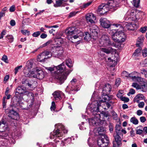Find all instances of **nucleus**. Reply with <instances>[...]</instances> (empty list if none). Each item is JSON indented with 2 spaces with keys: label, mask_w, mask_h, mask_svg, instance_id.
<instances>
[{
  "label": "nucleus",
  "mask_w": 147,
  "mask_h": 147,
  "mask_svg": "<svg viewBox=\"0 0 147 147\" xmlns=\"http://www.w3.org/2000/svg\"><path fill=\"white\" fill-rule=\"evenodd\" d=\"M6 97H3L2 99V105L3 108H6V103L7 100H6Z\"/></svg>",
  "instance_id": "obj_43"
},
{
  "label": "nucleus",
  "mask_w": 147,
  "mask_h": 147,
  "mask_svg": "<svg viewBox=\"0 0 147 147\" xmlns=\"http://www.w3.org/2000/svg\"><path fill=\"white\" fill-rule=\"evenodd\" d=\"M66 63L69 67H71L72 66V62L70 59H68L66 61Z\"/></svg>",
  "instance_id": "obj_44"
},
{
  "label": "nucleus",
  "mask_w": 147,
  "mask_h": 147,
  "mask_svg": "<svg viewBox=\"0 0 147 147\" xmlns=\"http://www.w3.org/2000/svg\"><path fill=\"white\" fill-rule=\"evenodd\" d=\"M122 129L121 126L120 125H116L115 127V132L116 133L119 134L120 132V130Z\"/></svg>",
  "instance_id": "obj_37"
},
{
  "label": "nucleus",
  "mask_w": 147,
  "mask_h": 147,
  "mask_svg": "<svg viewBox=\"0 0 147 147\" xmlns=\"http://www.w3.org/2000/svg\"><path fill=\"white\" fill-rule=\"evenodd\" d=\"M119 3V0H109L106 4L108 5L109 11L113 12L118 8Z\"/></svg>",
  "instance_id": "obj_7"
},
{
  "label": "nucleus",
  "mask_w": 147,
  "mask_h": 147,
  "mask_svg": "<svg viewBox=\"0 0 147 147\" xmlns=\"http://www.w3.org/2000/svg\"><path fill=\"white\" fill-rule=\"evenodd\" d=\"M55 127L56 128L57 127V129L56 130H54L53 132L51 133L50 138L51 139L55 138L54 141L56 143H57L56 145V147H58L59 145L63 146L65 145L63 144V141L61 140V138L60 137L62 136L64 134L67 133V131L65 129L64 126L61 124H56Z\"/></svg>",
  "instance_id": "obj_2"
},
{
  "label": "nucleus",
  "mask_w": 147,
  "mask_h": 147,
  "mask_svg": "<svg viewBox=\"0 0 147 147\" xmlns=\"http://www.w3.org/2000/svg\"><path fill=\"white\" fill-rule=\"evenodd\" d=\"M147 30V26H144L142 27L140 29V31L142 33H145Z\"/></svg>",
  "instance_id": "obj_48"
},
{
  "label": "nucleus",
  "mask_w": 147,
  "mask_h": 147,
  "mask_svg": "<svg viewBox=\"0 0 147 147\" xmlns=\"http://www.w3.org/2000/svg\"><path fill=\"white\" fill-rule=\"evenodd\" d=\"M7 40L10 42H11L13 40V37L11 35H8L6 36Z\"/></svg>",
  "instance_id": "obj_38"
},
{
  "label": "nucleus",
  "mask_w": 147,
  "mask_h": 147,
  "mask_svg": "<svg viewBox=\"0 0 147 147\" xmlns=\"http://www.w3.org/2000/svg\"><path fill=\"white\" fill-rule=\"evenodd\" d=\"M38 69H34V71H32L30 74V75L31 77H32L34 78H36V77H35L34 76L35 75V76H37V73H38Z\"/></svg>",
  "instance_id": "obj_34"
},
{
  "label": "nucleus",
  "mask_w": 147,
  "mask_h": 147,
  "mask_svg": "<svg viewBox=\"0 0 147 147\" xmlns=\"http://www.w3.org/2000/svg\"><path fill=\"white\" fill-rule=\"evenodd\" d=\"M37 76H34L35 77L39 79H42L44 77V75L43 71L41 70H38Z\"/></svg>",
  "instance_id": "obj_32"
},
{
  "label": "nucleus",
  "mask_w": 147,
  "mask_h": 147,
  "mask_svg": "<svg viewBox=\"0 0 147 147\" xmlns=\"http://www.w3.org/2000/svg\"><path fill=\"white\" fill-rule=\"evenodd\" d=\"M92 3V1H89L86 3H84L83 6L82 8H85L90 5Z\"/></svg>",
  "instance_id": "obj_58"
},
{
  "label": "nucleus",
  "mask_w": 147,
  "mask_h": 147,
  "mask_svg": "<svg viewBox=\"0 0 147 147\" xmlns=\"http://www.w3.org/2000/svg\"><path fill=\"white\" fill-rule=\"evenodd\" d=\"M22 67V65H20L16 67L15 69V74H16L18 72V70Z\"/></svg>",
  "instance_id": "obj_61"
},
{
  "label": "nucleus",
  "mask_w": 147,
  "mask_h": 147,
  "mask_svg": "<svg viewBox=\"0 0 147 147\" xmlns=\"http://www.w3.org/2000/svg\"><path fill=\"white\" fill-rule=\"evenodd\" d=\"M109 129L111 133H112L113 129V126L111 123H109Z\"/></svg>",
  "instance_id": "obj_54"
},
{
  "label": "nucleus",
  "mask_w": 147,
  "mask_h": 147,
  "mask_svg": "<svg viewBox=\"0 0 147 147\" xmlns=\"http://www.w3.org/2000/svg\"><path fill=\"white\" fill-rule=\"evenodd\" d=\"M111 86L109 84H105L102 90L103 94L104 96H107V95L109 94L111 91Z\"/></svg>",
  "instance_id": "obj_18"
},
{
  "label": "nucleus",
  "mask_w": 147,
  "mask_h": 147,
  "mask_svg": "<svg viewBox=\"0 0 147 147\" xmlns=\"http://www.w3.org/2000/svg\"><path fill=\"white\" fill-rule=\"evenodd\" d=\"M142 55L144 57L147 56V48H145L142 51Z\"/></svg>",
  "instance_id": "obj_46"
},
{
  "label": "nucleus",
  "mask_w": 147,
  "mask_h": 147,
  "mask_svg": "<svg viewBox=\"0 0 147 147\" xmlns=\"http://www.w3.org/2000/svg\"><path fill=\"white\" fill-rule=\"evenodd\" d=\"M55 41H56L57 40L59 39L60 40L58 41H59L60 43H62L63 42V41L62 38L60 37L56 36L55 38Z\"/></svg>",
  "instance_id": "obj_53"
},
{
  "label": "nucleus",
  "mask_w": 147,
  "mask_h": 147,
  "mask_svg": "<svg viewBox=\"0 0 147 147\" xmlns=\"http://www.w3.org/2000/svg\"><path fill=\"white\" fill-rule=\"evenodd\" d=\"M55 68L57 70V73H59L61 72H67L68 70H71L66 69L64 63H63L58 66L55 67Z\"/></svg>",
  "instance_id": "obj_19"
},
{
  "label": "nucleus",
  "mask_w": 147,
  "mask_h": 147,
  "mask_svg": "<svg viewBox=\"0 0 147 147\" xmlns=\"http://www.w3.org/2000/svg\"><path fill=\"white\" fill-rule=\"evenodd\" d=\"M77 80L75 78L73 79L70 82L68 86L67 87L70 89L69 93L70 94H74L75 93L74 92L77 91L78 90L77 89L76 86Z\"/></svg>",
  "instance_id": "obj_13"
},
{
  "label": "nucleus",
  "mask_w": 147,
  "mask_h": 147,
  "mask_svg": "<svg viewBox=\"0 0 147 147\" xmlns=\"http://www.w3.org/2000/svg\"><path fill=\"white\" fill-rule=\"evenodd\" d=\"M51 53L49 51H45L41 53L38 56L37 60L38 61L41 62H44L48 59L50 58L51 56H47L50 54Z\"/></svg>",
  "instance_id": "obj_9"
},
{
  "label": "nucleus",
  "mask_w": 147,
  "mask_h": 147,
  "mask_svg": "<svg viewBox=\"0 0 147 147\" xmlns=\"http://www.w3.org/2000/svg\"><path fill=\"white\" fill-rule=\"evenodd\" d=\"M97 144L100 147H107L109 145V140L107 136L104 134H101L98 138Z\"/></svg>",
  "instance_id": "obj_5"
},
{
  "label": "nucleus",
  "mask_w": 147,
  "mask_h": 147,
  "mask_svg": "<svg viewBox=\"0 0 147 147\" xmlns=\"http://www.w3.org/2000/svg\"><path fill=\"white\" fill-rule=\"evenodd\" d=\"M8 126L6 121L3 119L0 121V132H4L8 129Z\"/></svg>",
  "instance_id": "obj_21"
},
{
  "label": "nucleus",
  "mask_w": 147,
  "mask_h": 147,
  "mask_svg": "<svg viewBox=\"0 0 147 147\" xmlns=\"http://www.w3.org/2000/svg\"><path fill=\"white\" fill-rule=\"evenodd\" d=\"M120 135L119 134L116 133L114 134L115 141L116 142L118 146H121L122 144V138Z\"/></svg>",
  "instance_id": "obj_26"
},
{
  "label": "nucleus",
  "mask_w": 147,
  "mask_h": 147,
  "mask_svg": "<svg viewBox=\"0 0 147 147\" xmlns=\"http://www.w3.org/2000/svg\"><path fill=\"white\" fill-rule=\"evenodd\" d=\"M2 60L6 63H7V56L4 55L2 58Z\"/></svg>",
  "instance_id": "obj_62"
},
{
  "label": "nucleus",
  "mask_w": 147,
  "mask_h": 147,
  "mask_svg": "<svg viewBox=\"0 0 147 147\" xmlns=\"http://www.w3.org/2000/svg\"><path fill=\"white\" fill-rule=\"evenodd\" d=\"M140 73L147 78V70L143 69L140 70Z\"/></svg>",
  "instance_id": "obj_40"
},
{
  "label": "nucleus",
  "mask_w": 147,
  "mask_h": 147,
  "mask_svg": "<svg viewBox=\"0 0 147 147\" xmlns=\"http://www.w3.org/2000/svg\"><path fill=\"white\" fill-rule=\"evenodd\" d=\"M120 99L121 100L124 101L125 102H128L129 100V99L128 98L124 96L122 97Z\"/></svg>",
  "instance_id": "obj_55"
},
{
  "label": "nucleus",
  "mask_w": 147,
  "mask_h": 147,
  "mask_svg": "<svg viewBox=\"0 0 147 147\" xmlns=\"http://www.w3.org/2000/svg\"><path fill=\"white\" fill-rule=\"evenodd\" d=\"M147 90V82L146 80L138 77V91L145 92Z\"/></svg>",
  "instance_id": "obj_8"
},
{
  "label": "nucleus",
  "mask_w": 147,
  "mask_h": 147,
  "mask_svg": "<svg viewBox=\"0 0 147 147\" xmlns=\"http://www.w3.org/2000/svg\"><path fill=\"white\" fill-rule=\"evenodd\" d=\"M98 11L100 14H103L109 10L108 5L107 4H102L98 7Z\"/></svg>",
  "instance_id": "obj_14"
},
{
  "label": "nucleus",
  "mask_w": 147,
  "mask_h": 147,
  "mask_svg": "<svg viewBox=\"0 0 147 147\" xmlns=\"http://www.w3.org/2000/svg\"><path fill=\"white\" fill-rule=\"evenodd\" d=\"M24 24L28 25L30 23V20L29 18L25 19L23 22Z\"/></svg>",
  "instance_id": "obj_49"
},
{
  "label": "nucleus",
  "mask_w": 147,
  "mask_h": 147,
  "mask_svg": "<svg viewBox=\"0 0 147 147\" xmlns=\"http://www.w3.org/2000/svg\"><path fill=\"white\" fill-rule=\"evenodd\" d=\"M140 120L141 122L144 123L146 120V119L145 117L142 116L140 118Z\"/></svg>",
  "instance_id": "obj_64"
},
{
  "label": "nucleus",
  "mask_w": 147,
  "mask_h": 147,
  "mask_svg": "<svg viewBox=\"0 0 147 147\" xmlns=\"http://www.w3.org/2000/svg\"><path fill=\"white\" fill-rule=\"evenodd\" d=\"M138 13L136 10H134L131 11V16L132 18V20L135 22H137V14Z\"/></svg>",
  "instance_id": "obj_31"
},
{
  "label": "nucleus",
  "mask_w": 147,
  "mask_h": 147,
  "mask_svg": "<svg viewBox=\"0 0 147 147\" xmlns=\"http://www.w3.org/2000/svg\"><path fill=\"white\" fill-rule=\"evenodd\" d=\"M132 3L134 7H138V0H133Z\"/></svg>",
  "instance_id": "obj_51"
},
{
  "label": "nucleus",
  "mask_w": 147,
  "mask_h": 147,
  "mask_svg": "<svg viewBox=\"0 0 147 147\" xmlns=\"http://www.w3.org/2000/svg\"><path fill=\"white\" fill-rule=\"evenodd\" d=\"M22 97L18 99H15V100L13 99H12L11 102V106L15 107H19L22 109H25V107L24 105L23 102H22Z\"/></svg>",
  "instance_id": "obj_12"
},
{
  "label": "nucleus",
  "mask_w": 147,
  "mask_h": 147,
  "mask_svg": "<svg viewBox=\"0 0 147 147\" xmlns=\"http://www.w3.org/2000/svg\"><path fill=\"white\" fill-rule=\"evenodd\" d=\"M90 34L93 36H96L98 34V28L95 25L93 26L90 29Z\"/></svg>",
  "instance_id": "obj_28"
},
{
  "label": "nucleus",
  "mask_w": 147,
  "mask_h": 147,
  "mask_svg": "<svg viewBox=\"0 0 147 147\" xmlns=\"http://www.w3.org/2000/svg\"><path fill=\"white\" fill-rule=\"evenodd\" d=\"M77 12H76L75 11H73L72 12H71L69 13V17L70 18L73 16H74L77 13Z\"/></svg>",
  "instance_id": "obj_60"
},
{
  "label": "nucleus",
  "mask_w": 147,
  "mask_h": 147,
  "mask_svg": "<svg viewBox=\"0 0 147 147\" xmlns=\"http://www.w3.org/2000/svg\"><path fill=\"white\" fill-rule=\"evenodd\" d=\"M64 52V51L63 47H57L56 50L54 53H51V56L53 57H61Z\"/></svg>",
  "instance_id": "obj_15"
},
{
  "label": "nucleus",
  "mask_w": 147,
  "mask_h": 147,
  "mask_svg": "<svg viewBox=\"0 0 147 147\" xmlns=\"http://www.w3.org/2000/svg\"><path fill=\"white\" fill-rule=\"evenodd\" d=\"M113 98L112 95H110V96H106L103 97L104 100H101L98 102H100L101 103L100 107H102L105 110H107L110 108H112L111 105L115 103V102L112 101H110L112 100ZM101 109V108H100Z\"/></svg>",
  "instance_id": "obj_4"
},
{
  "label": "nucleus",
  "mask_w": 147,
  "mask_h": 147,
  "mask_svg": "<svg viewBox=\"0 0 147 147\" xmlns=\"http://www.w3.org/2000/svg\"><path fill=\"white\" fill-rule=\"evenodd\" d=\"M100 25L103 27L105 28H109L110 26L109 21L105 18H101L100 20Z\"/></svg>",
  "instance_id": "obj_20"
},
{
  "label": "nucleus",
  "mask_w": 147,
  "mask_h": 147,
  "mask_svg": "<svg viewBox=\"0 0 147 147\" xmlns=\"http://www.w3.org/2000/svg\"><path fill=\"white\" fill-rule=\"evenodd\" d=\"M100 102H97L96 103V105L91 110V112L92 114L94 115V116L96 117H97V120H98L100 118L101 115H103L101 113H98L99 112L100 113L99 111V109L100 107L101 103H100Z\"/></svg>",
  "instance_id": "obj_10"
},
{
  "label": "nucleus",
  "mask_w": 147,
  "mask_h": 147,
  "mask_svg": "<svg viewBox=\"0 0 147 147\" xmlns=\"http://www.w3.org/2000/svg\"><path fill=\"white\" fill-rule=\"evenodd\" d=\"M99 42L100 45L103 46H108L112 44L109 36L107 34L103 35Z\"/></svg>",
  "instance_id": "obj_11"
},
{
  "label": "nucleus",
  "mask_w": 147,
  "mask_h": 147,
  "mask_svg": "<svg viewBox=\"0 0 147 147\" xmlns=\"http://www.w3.org/2000/svg\"><path fill=\"white\" fill-rule=\"evenodd\" d=\"M77 32H77V33H76V34H77L78 35H79V37L82 36H84V34L83 32L78 30H77Z\"/></svg>",
  "instance_id": "obj_63"
},
{
  "label": "nucleus",
  "mask_w": 147,
  "mask_h": 147,
  "mask_svg": "<svg viewBox=\"0 0 147 147\" xmlns=\"http://www.w3.org/2000/svg\"><path fill=\"white\" fill-rule=\"evenodd\" d=\"M0 136L3 139H7L8 138V136L7 134L6 133L5 131L4 132H1L0 133Z\"/></svg>",
  "instance_id": "obj_35"
},
{
  "label": "nucleus",
  "mask_w": 147,
  "mask_h": 147,
  "mask_svg": "<svg viewBox=\"0 0 147 147\" xmlns=\"http://www.w3.org/2000/svg\"><path fill=\"white\" fill-rule=\"evenodd\" d=\"M71 71L72 70H68L67 72H61L57 73L56 75L55 78L61 84L67 79L68 76Z\"/></svg>",
  "instance_id": "obj_6"
},
{
  "label": "nucleus",
  "mask_w": 147,
  "mask_h": 147,
  "mask_svg": "<svg viewBox=\"0 0 147 147\" xmlns=\"http://www.w3.org/2000/svg\"><path fill=\"white\" fill-rule=\"evenodd\" d=\"M50 109L51 111H54L55 109V104L54 101L52 102L51 105V107Z\"/></svg>",
  "instance_id": "obj_50"
},
{
  "label": "nucleus",
  "mask_w": 147,
  "mask_h": 147,
  "mask_svg": "<svg viewBox=\"0 0 147 147\" xmlns=\"http://www.w3.org/2000/svg\"><path fill=\"white\" fill-rule=\"evenodd\" d=\"M123 91H119L118 93L117 94V96L120 98V99L121 98L122 96Z\"/></svg>",
  "instance_id": "obj_52"
},
{
  "label": "nucleus",
  "mask_w": 147,
  "mask_h": 147,
  "mask_svg": "<svg viewBox=\"0 0 147 147\" xmlns=\"http://www.w3.org/2000/svg\"><path fill=\"white\" fill-rule=\"evenodd\" d=\"M144 38L143 35H141L138 37V50L141 51L142 50V48L143 47V42Z\"/></svg>",
  "instance_id": "obj_30"
},
{
  "label": "nucleus",
  "mask_w": 147,
  "mask_h": 147,
  "mask_svg": "<svg viewBox=\"0 0 147 147\" xmlns=\"http://www.w3.org/2000/svg\"><path fill=\"white\" fill-rule=\"evenodd\" d=\"M97 117L95 116L93 117L92 118L89 119L88 121L89 124L91 125H99V122L100 121V118L98 120H97Z\"/></svg>",
  "instance_id": "obj_22"
},
{
  "label": "nucleus",
  "mask_w": 147,
  "mask_h": 147,
  "mask_svg": "<svg viewBox=\"0 0 147 147\" xmlns=\"http://www.w3.org/2000/svg\"><path fill=\"white\" fill-rule=\"evenodd\" d=\"M111 113L113 117V119L116 120H117L118 117L117 114L114 111H112Z\"/></svg>",
  "instance_id": "obj_47"
},
{
  "label": "nucleus",
  "mask_w": 147,
  "mask_h": 147,
  "mask_svg": "<svg viewBox=\"0 0 147 147\" xmlns=\"http://www.w3.org/2000/svg\"><path fill=\"white\" fill-rule=\"evenodd\" d=\"M121 75L123 78H129V74L125 71H123L121 73Z\"/></svg>",
  "instance_id": "obj_41"
},
{
  "label": "nucleus",
  "mask_w": 147,
  "mask_h": 147,
  "mask_svg": "<svg viewBox=\"0 0 147 147\" xmlns=\"http://www.w3.org/2000/svg\"><path fill=\"white\" fill-rule=\"evenodd\" d=\"M130 121L135 125H137L138 124V120L135 117H133L131 118Z\"/></svg>",
  "instance_id": "obj_39"
},
{
  "label": "nucleus",
  "mask_w": 147,
  "mask_h": 147,
  "mask_svg": "<svg viewBox=\"0 0 147 147\" xmlns=\"http://www.w3.org/2000/svg\"><path fill=\"white\" fill-rule=\"evenodd\" d=\"M138 73L137 71H134L130 74H129V78L135 77L136 76H138Z\"/></svg>",
  "instance_id": "obj_45"
},
{
  "label": "nucleus",
  "mask_w": 147,
  "mask_h": 147,
  "mask_svg": "<svg viewBox=\"0 0 147 147\" xmlns=\"http://www.w3.org/2000/svg\"><path fill=\"white\" fill-rule=\"evenodd\" d=\"M54 96V99L55 100L61 99L64 96V94L59 91H56L52 94Z\"/></svg>",
  "instance_id": "obj_25"
},
{
  "label": "nucleus",
  "mask_w": 147,
  "mask_h": 147,
  "mask_svg": "<svg viewBox=\"0 0 147 147\" xmlns=\"http://www.w3.org/2000/svg\"><path fill=\"white\" fill-rule=\"evenodd\" d=\"M145 13L144 12L138 10V19H142Z\"/></svg>",
  "instance_id": "obj_42"
},
{
  "label": "nucleus",
  "mask_w": 147,
  "mask_h": 147,
  "mask_svg": "<svg viewBox=\"0 0 147 147\" xmlns=\"http://www.w3.org/2000/svg\"><path fill=\"white\" fill-rule=\"evenodd\" d=\"M63 3V1L61 0L56 1V4L54 5V6L55 7H58L61 6H64L68 5L67 4L65 3V5H64Z\"/></svg>",
  "instance_id": "obj_33"
},
{
  "label": "nucleus",
  "mask_w": 147,
  "mask_h": 147,
  "mask_svg": "<svg viewBox=\"0 0 147 147\" xmlns=\"http://www.w3.org/2000/svg\"><path fill=\"white\" fill-rule=\"evenodd\" d=\"M113 49L111 47H109L108 48H100V55L101 56L104 55L105 54H102L101 52H103L107 54H109L113 51Z\"/></svg>",
  "instance_id": "obj_27"
},
{
  "label": "nucleus",
  "mask_w": 147,
  "mask_h": 147,
  "mask_svg": "<svg viewBox=\"0 0 147 147\" xmlns=\"http://www.w3.org/2000/svg\"><path fill=\"white\" fill-rule=\"evenodd\" d=\"M9 111L8 114L9 117L13 119L17 120L19 119V115L18 113L12 109H10L9 110Z\"/></svg>",
  "instance_id": "obj_16"
},
{
  "label": "nucleus",
  "mask_w": 147,
  "mask_h": 147,
  "mask_svg": "<svg viewBox=\"0 0 147 147\" xmlns=\"http://www.w3.org/2000/svg\"><path fill=\"white\" fill-rule=\"evenodd\" d=\"M34 64V62L32 60H29L27 61L25 67V69H27L28 71L30 72L31 69L32 67Z\"/></svg>",
  "instance_id": "obj_29"
},
{
  "label": "nucleus",
  "mask_w": 147,
  "mask_h": 147,
  "mask_svg": "<svg viewBox=\"0 0 147 147\" xmlns=\"http://www.w3.org/2000/svg\"><path fill=\"white\" fill-rule=\"evenodd\" d=\"M40 34V31H37L36 32H34L32 34V36L34 37H37Z\"/></svg>",
  "instance_id": "obj_57"
},
{
  "label": "nucleus",
  "mask_w": 147,
  "mask_h": 147,
  "mask_svg": "<svg viewBox=\"0 0 147 147\" xmlns=\"http://www.w3.org/2000/svg\"><path fill=\"white\" fill-rule=\"evenodd\" d=\"M15 95L13 97L14 100L15 99L22 97L24 95H26L29 99V103L30 104L29 107H31L33 105L34 100V94L31 92H28L26 91V88L23 86H18L16 89L15 91Z\"/></svg>",
  "instance_id": "obj_3"
},
{
  "label": "nucleus",
  "mask_w": 147,
  "mask_h": 147,
  "mask_svg": "<svg viewBox=\"0 0 147 147\" xmlns=\"http://www.w3.org/2000/svg\"><path fill=\"white\" fill-rule=\"evenodd\" d=\"M113 26L116 28L119 27L118 29H112L111 28L108 29V31L112 36L113 40L115 41L121 42H124L126 37L124 32L122 31L123 29V26L118 24H114Z\"/></svg>",
  "instance_id": "obj_1"
},
{
  "label": "nucleus",
  "mask_w": 147,
  "mask_h": 147,
  "mask_svg": "<svg viewBox=\"0 0 147 147\" xmlns=\"http://www.w3.org/2000/svg\"><path fill=\"white\" fill-rule=\"evenodd\" d=\"M71 140L70 138H68L67 139H65L64 142H63V144H64H64H69L71 142Z\"/></svg>",
  "instance_id": "obj_56"
},
{
  "label": "nucleus",
  "mask_w": 147,
  "mask_h": 147,
  "mask_svg": "<svg viewBox=\"0 0 147 147\" xmlns=\"http://www.w3.org/2000/svg\"><path fill=\"white\" fill-rule=\"evenodd\" d=\"M86 18L88 22L91 23H94V21L96 20L94 14L92 13H89L86 14Z\"/></svg>",
  "instance_id": "obj_23"
},
{
  "label": "nucleus",
  "mask_w": 147,
  "mask_h": 147,
  "mask_svg": "<svg viewBox=\"0 0 147 147\" xmlns=\"http://www.w3.org/2000/svg\"><path fill=\"white\" fill-rule=\"evenodd\" d=\"M135 93V90L132 89H130L129 92L127 94V95L129 96L130 94H133Z\"/></svg>",
  "instance_id": "obj_59"
},
{
  "label": "nucleus",
  "mask_w": 147,
  "mask_h": 147,
  "mask_svg": "<svg viewBox=\"0 0 147 147\" xmlns=\"http://www.w3.org/2000/svg\"><path fill=\"white\" fill-rule=\"evenodd\" d=\"M84 38L86 41L90 40L91 39L90 35L89 33L87 32L85 33V34L84 35Z\"/></svg>",
  "instance_id": "obj_36"
},
{
  "label": "nucleus",
  "mask_w": 147,
  "mask_h": 147,
  "mask_svg": "<svg viewBox=\"0 0 147 147\" xmlns=\"http://www.w3.org/2000/svg\"><path fill=\"white\" fill-rule=\"evenodd\" d=\"M77 30L74 27H69L66 29L65 31V33L68 36L71 35L72 34L77 33Z\"/></svg>",
  "instance_id": "obj_24"
},
{
  "label": "nucleus",
  "mask_w": 147,
  "mask_h": 147,
  "mask_svg": "<svg viewBox=\"0 0 147 147\" xmlns=\"http://www.w3.org/2000/svg\"><path fill=\"white\" fill-rule=\"evenodd\" d=\"M123 25L124 28L128 30H134L137 28L136 24H131L127 22H125Z\"/></svg>",
  "instance_id": "obj_17"
}]
</instances>
